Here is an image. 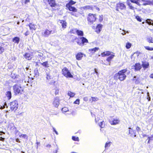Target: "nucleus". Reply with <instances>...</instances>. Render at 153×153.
Returning <instances> with one entry per match:
<instances>
[{
	"mask_svg": "<svg viewBox=\"0 0 153 153\" xmlns=\"http://www.w3.org/2000/svg\"><path fill=\"white\" fill-rule=\"evenodd\" d=\"M127 71V69H124L119 71L118 73L115 74L114 76V79L116 80L119 79L121 81L124 80L126 77L125 73Z\"/></svg>",
	"mask_w": 153,
	"mask_h": 153,
	"instance_id": "obj_1",
	"label": "nucleus"
},
{
	"mask_svg": "<svg viewBox=\"0 0 153 153\" xmlns=\"http://www.w3.org/2000/svg\"><path fill=\"white\" fill-rule=\"evenodd\" d=\"M19 83H22L19 85H16L13 86V88L14 90V92L16 94H19V93L21 94V92L23 91V89L21 87V85H22L23 86H25V85L24 83H26V82L24 81L23 82V80H20Z\"/></svg>",
	"mask_w": 153,
	"mask_h": 153,
	"instance_id": "obj_2",
	"label": "nucleus"
},
{
	"mask_svg": "<svg viewBox=\"0 0 153 153\" xmlns=\"http://www.w3.org/2000/svg\"><path fill=\"white\" fill-rule=\"evenodd\" d=\"M62 74L67 78H73V76L66 68H64L62 69Z\"/></svg>",
	"mask_w": 153,
	"mask_h": 153,
	"instance_id": "obj_3",
	"label": "nucleus"
},
{
	"mask_svg": "<svg viewBox=\"0 0 153 153\" xmlns=\"http://www.w3.org/2000/svg\"><path fill=\"white\" fill-rule=\"evenodd\" d=\"M10 108L11 111H15L18 108V103L17 101H14L10 103Z\"/></svg>",
	"mask_w": 153,
	"mask_h": 153,
	"instance_id": "obj_4",
	"label": "nucleus"
},
{
	"mask_svg": "<svg viewBox=\"0 0 153 153\" xmlns=\"http://www.w3.org/2000/svg\"><path fill=\"white\" fill-rule=\"evenodd\" d=\"M96 19V15L93 14L89 13L87 18V20L88 22L91 24L93 23Z\"/></svg>",
	"mask_w": 153,
	"mask_h": 153,
	"instance_id": "obj_5",
	"label": "nucleus"
},
{
	"mask_svg": "<svg viewBox=\"0 0 153 153\" xmlns=\"http://www.w3.org/2000/svg\"><path fill=\"white\" fill-rule=\"evenodd\" d=\"M55 33V31L54 30H49L46 29L42 31V36L44 37H48L51 33L53 34Z\"/></svg>",
	"mask_w": 153,
	"mask_h": 153,
	"instance_id": "obj_6",
	"label": "nucleus"
},
{
	"mask_svg": "<svg viewBox=\"0 0 153 153\" xmlns=\"http://www.w3.org/2000/svg\"><path fill=\"white\" fill-rule=\"evenodd\" d=\"M126 8V6L123 3H119L116 4V10L117 11L120 10H125Z\"/></svg>",
	"mask_w": 153,
	"mask_h": 153,
	"instance_id": "obj_7",
	"label": "nucleus"
},
{
	"mask_svg": "<svg viewBox=\"0 0 153 153\" xmlns=\"http://www.w3.org/2000/svg\"><path fill=\"white\" fill-rule=\"evenodd\" d=\"M77 39L78 40H79V39H80L81 40L82 42H81L79 41H77V43L78 45L82 46L84 45V44L85 43L88 42V40L84 37H79Z\"/></svg>",
	"mask_w": 153,
	"mask_h": 153,
	"instance_id": "obj_8",
	"label": "nucleus"
},
{
	"mask_svg": "<svg viewBox=\"0 0 153 153\" xmlns=\"http://www.w3.org/2000/svg\"><path fill=\"white\" fill-rule=\"evenodd\" d=\"M53 105L56 107H58L59 104V97H56L54 99Z\"/></svg>",
	"mask_w": 153,
	"mask_h": 153,
	"instance_id": "obj_9",
	"label": "nucleus"
},
{
	"mask_svg": "<svg viewBox=\"0 0 153 153\" xmlns=\"http://www.w3.org/2000/svg\"><path fill=\"white\" fill-rule=\"evenodd\" d=\"M141 1L143 2V5H153V0H141Z\"/></svg>",
	"mask_w": 153,
	"mask_h": 153,
	"instance_id": "obj_10",
	"label": "nucleus"
},
{
	"mask_svg": "<svg viewBox=\"0 0 153 153\" xmlns=\"http://www.w3.org/2000/svg\"><path fill=\"white\" fill-rule=\"evenodd\" d=\"M129 132L131 136L132 137H136V131L135 130H134L130 128L129 130Z\"/></svg>",
	"mask_w": 153,
	"mask_h": 153,
	"instance_id": "obj_11",
	"label": "nucleus"
},
{
	"mask_svg": "<svg viewBox=\"0 0 153 153\" xmlns=\"http://www.w3.org/2000/svg\"><path fill=\"white\" fill-rule=\"evenodd\" d=\"M95 6L92 5H87L82 7V8L85 10H93Z\"/></svg>",
	"mask_w": 153,
	"mask_h": 153,
	"instance_id": "obj_12",
	"label": "nucleus"
},
{
	"mask_svg": "<svg viewBox=\"0 0 153 153\" xmlns=\"http://www.w3.org/2000/svg\"><path fill=\"white\" fill-rule=\"evenodd\" d=\"M24 57L26 59L30 60L31 59L33 56L32 55L29 53H26L24 55Z\"/></svg>",
	"mask_w": 153,
	"mask_h": 153,
	"instance_id": "obj_13",
	"label": "nucleus"
},
{
	"mask_svg": "<svg viewBox=\"0 0 153 153\" xmlns=\"http://www.w3.org/2000/svg\"><path fill=\"white\" fill-rule=\"evenodd\" d=\"M48 4L51 7H55L56 5L55 0H47Z\"/></svg>",
	"mask_w": 153,
	"mask_h": 153,
	"instance_id": "obj_14",
	"label": "nucleus"
},
{
	"mask_svg": "<svg viewBox=\"0 0 153 153\" xmlns=\"http://www.w3.org/2000/svg\"><path fill=\"white\" fill-rule=\"evenodd\" d=\"M102 27V25L101 24H98L96 27L95 31L97 33H99L101 31Z\"/></svg>",
	"mask_w": 153,
	"mask_h": 153,
	"instance_id": "obj_15",
	"label": "nucleus"
},
{
	"mask_svg": "<svg viewBox=\"0 0 153 153\" xmlns=\"http://www.w3.org/2000/svg\"><path fill=\"white\" fill-rule=\"evenodd\" d=\"M134 67L135 71H139L141 68V66L140 63H137L135 65Z\"/></svg>",
	"mask_w": 153,
	"mask_h": 153,
	"instance_id": "obj_16",
	"label": "nucleus"
},
{
	"mask_svg": "<svg viewBox=\"0 0 153 153\" xmlns=\"http://www.w3.org/2000/svg\"><path fill=\"white\" fill-rule=\"evenodd\" d=\"M142 65L143 67L145 69L148 68L149 64L148 62H142Z\"/></svg>",
	"mask_w": 153,
	"mask_h": 153,
	"instance_id": "obj_17",
	"label": "nucleus"
},
{
	"mask_svg": "<svg viewBox=\"0 0 153 153\" xmlns=\"http://www.w3.org/2000/svg\"><path fill=\"white\" fill-rule=\"evenodd\" d=\"M84 54L82 53H78L76 56V58L77 60H79L82 59Z\"/></svg>",
	"mask_w": 153,
	"mask_h": 153,
	"instance_id": "obj_18",
	"label": "nucleus"
},
{
	"mask_svg": "<svg viewBox=\"0 0 153 153\" xmlns=\"http://www.w3.org/2000/svg\"><path fill=\"white\" fill-rule=\"evenodd\" d=\"M68 6L66 7L68 8L69 10L73 11L74 12H77V10L75 7L72 6Z\"/></svg>",
	"mask_w": 153,
	"mask_h": 153,
	"instance_id": "obj_19",
	"label": "nucleus"
},
{
	"mask_svg": "<svg viewBox=\"0 0 153 153\" xmlns=\"http://www.w3.org/2000/svg\"><path fill=\"white\" fill-rule=\"evenodd\" d=\"M99 50V48L98 47H95L92 49H89L88 51L92 53H94L96 51H98Z\"/></svg>",
	"mask_w": 153,
	"mask_h": 153,
	"instance_id": "obj_20",
	"label": "nucleus"
},
{
	"mask_svg": "<svg viewBox=\"0 0 153 153\" xmlns=\"http://www.w3.org/2000/svg\"><path fill=\"white\" fill-rule=\"evenodd\" d=\"M111 52L109 51H107L102 53L101 55L102 57H105L111 55Z\"/></svg>",
	"mask_w": 153,
	"mask_h": 153,
	"instance_id": "obj_21",
	"label": "nucleus"
},
{
	"mask_svg": "<svg viewBox=\"0 0 153 153\" xmlns=\"http://www.w3.org/2000/svg\"><path fill=\"white\" fill-rule=\"evenodd\" d=\"M76 3V2L73 1L72 0L69 1V2L66 5V7L72 6L74 4Z\"/></svg>",
	"mask_w": 153,
	"mask_h": 153,
	"instance_id": "obj_22",
	"label": "nucleus"
},
{
	"mask_svg": "<svg viewBox=\"0 0 153 153\" xmlns=\"http://www.w3.org/2000/svg\"><path fill=\"white\" fill-rule=\"evenodd\" d=\"M6 95L9 100H10L12 97L11 92L10 91H7L6 93Z\"/></svg>",
	"mask_w": 153,
	"mask_h": 153,
	"instance_id": "obj_23",
	"label": "nucleus"
},
{
	"mask_svg": "<svg viewBox=\"0 0 153 153\" xmlns=\"http://www.w3.org/2000/svg\"><path fill=\"white\" fill-rule=\"evenodd\" d=\"M120 120L117 119H114L112 122H111V125H115L118 124L120 122Z\"/></svg>",
	"mask_w": 153,
	"mask_h": 153,
	"instance_id": "obj_24",
	"label": "nucleus"
},
{
	"mask_svg": "<svg viewBox=\"0 0 153 153\" xmlns=\"http://www.w3.org/2000/svg\"><path fill=\"white\" fill-rule=\"evenodd\" d=\"M75 31L76 32V33L78 35L80 36H82L83 35L84 33L81 30H75Z\"/></svg>",
	"mask_w": 153,
	"mask_h": 153,
	"instance_id": "obj_25",
	"label": "nucleus"
},
{
	"mask_svg": "<svg viewBox=\"0 0 153 153\" xmlns=\"http://www.w3.org/2000/svg\"><path fill=\"white\" fill-rule=\"evenodd\" d=\"M13 42L15 43L18 44L20 41V38L18 37H15L13 39Z\"/></svg>",
	"mask_w": 153,
	"mask_h": 153,
	"instance_id": "obj_26",
	"label": "nucleus"
},
{
	"mask_svg": "<svg viewBox=\"0 0 153 153\" xmlns=\"http://www.w3.org/2000/svg\"><path fill=\"white\" fill-rule=\"evenodd\" d=\"M60 23L61 24V25L63 28H66L67 25L65 21L63 20H60Z\"/></svg>",
	"mask_w": 153,
	"mask_h": 153,
	"instance_id": "obj_27",
	"label": "nucleus"
},
{
	"mask_svg": "<svg viewBox=\"0 0 153 153\" xmlns=\"http://www.w3.org/2000/svg\"><path fill=\"white\" fill-rule=\"evenodd\" d=\"M19 137L21 138L27 139L28 137L27 136L26 134H21L19 133Z\"/></svg>",
	"mask_w": 153,
	"mask_h": 153,
	"instance_id": "obj_28",
	"label": "nucleus"
},
{
	"mask_svg": "<svg viewBox=\"0 0 153 153\" xmlns=\"http://www.w3.org/2000/svg\"><path fill=\"white\" fill-rule=\"evenodd\" d=\"M30 29L31 30H35L36 29V26L32 24L31 23H30L28 25Z\"/></svg>",
	"mask_w": 153,
	"mask_h": 153,
	"instance_id": "obj_29",
	"label": "nucleus"
},
{
	"mask_svg": "<svg viewBox=\"0 0 153 153\" xmlns=\"http://www.w3.org/2000/svg\"><path fill=\"white\" fill-rule=\"evenodd\" d=\"M110 55V56L107 58L106 60L109 62H110L111 61V59L114 57L115 56L114 54H111V55Z\"/></svg>",
	"mask_w": 153,
	"mask_h": 153,
	"instance_id": "obj_30",
	"label": "nucleus"
},
{
	"mask_svg": "<svg viewBox=\"0 0 153 153\" xmlns=\"http://www.w3.org/2000/svg\"><path fill=\"white\" fill-rule=\"evenodd\" d=\"M140 0H130V1L131 2L135 3L138 6H140V4L139 3V1Z\"/></svg>",
	"mask_w": 153,
	"mask_h": 153,
	"instance_id": "obj_31",
	"label": "nucleus"
},
{
	"mask_svg": "<svg viewBox=\"0 0 153 153\" xmlns=\"http://www.w3.org/2000/svg\"><path fill=\"white\" fill-rule=\"evenodd\" d=\"M68 95L71 97H73L75 95V93L72 92L71 91H68Z\"/></svg>",
	"mask_w": 153,
	"mask_h": 153,
	"instance_id": "obj_32",
	"label": "nucleus"
},
{
	"mask_svg": "<svg viewBox=\"0 0 153 153\" xmlns=\"http://www.w3.org/2000/svg\"><path fill=\"white\" fill-rule=\"evenodd\" d=\"M147 23L149 25H153V21L150 19H147L146 20Z\"/></svg>",
	"mask_w": 153,
	"mask_h": 153,
	"instance_id": "obj_33",
	"label": "nucleus"
},
{
	"mask_svg": "<svg viewBox=\"0 0 153 153\" xmlns=\"http://www.w3.org/2000/svg\"><path fill=\"white\" fill-rule=\"evenodd\" d=\"M99 125L101 128H103L105 127V122L104 121H102L100 122Z\"/></svg>",
	"mask_w": 153,
	"mask_h": 153,
	"instance_id": "obj_34",
	"label": "nucleus"
},
{
	"mask_svg": "<svg viewBox=\"0 0 153 153\" xmlns=\"http://www.w3.org/2000/svg\"><path fill=\"white\" fill-rule=\"evenodd\" d=\"M132 44L131 43L127 42L126 45V47L127 49H129L131 47Z\"/></svg>",
	"mask_w": 153,
	"mask_h": 153,
	"instance_id": "obj_35",
	"label": "nucleus"
},
{
	"mask_svg": "<svg viewBox=\"0 0 153 153\" xmlns=\"http://www.w3.org/2000/svg\"><path fill=\"white\" fill-rule=\"evenodd\" d=\"M98 100V98L97 97H91V99H90V101L92 102L93 101H97Z\"/></svg>",
	"mask_w": 153,
	"mask_h": 153,
	"instance_id": "obj_36",
	"label": "nucleus"
},
{
	"mask_svg": "<svg viewBox=\"0 0 153 153\" xmlns=\"http://www.w3.org/2000/svg\"><path fill=\"white\" fill-rule=\"evenodd\" d=\"M43 66L45 67H48V62H43L42 63H40Z\"/></svg>",
	"mask_w": 153,
	"mask_h": 153,
	"instance_id": "obj_37",
	"label": "nucleus"
},
{
	"mask_svg": "<svg viewBox=\"0 0 153 153\" xmlns=\"http://www.w3.org/2000/svg\"><path fill=\"white\" fill-rule=\"evenodd\" d=\"M128 0H127V3L128 5L129 6L130 9L132 10L134 9V7L133 6H132L131 3H130V2L128 1Z\"/></svg>",
	"mask_w": 153,
	"mask_h": 153,
	"instance_id": "obj_38",
	"label": "nucleus"
},
{
	"mask_svg": "<svg viewBox=\"0 0 153 153\" xmlns=\"http://www.w3.org/2000/svg\"><path fill=\"white\" fill-rule=\"evenodd\" d=\"M62 111L63 113L66 112L68 111V109L66 107H64L62 109Z\"/></svg>",
	"mask_w": 153,
	"mask_h": 153,
	"instance_id": "obj_39",
	"label": "nucleus"
},
{
	"mask_svg": "<svg viewBox=\"0 0 153 153\" xmlns=\"http://www.w3.org/2000/svg\"><path fill=\"white\" fill-rule=\"evenodd\" d=\"M144 48L146 49L148 51H153V48H151L149 46H144Z\"/></svg>",
	"mask_w": 153,
	"mask_h": 153,
	"instance_id": "obj_40",
	"label": "nucleus"
},
{
	"mask_svg": "<svg viewBox=\"0 0 153 153\" xmlns=\"http://www.w3.org/2000/svg\"><path fill=\"white\" fill-rule=\"evenodd\" d=\"M147 41L149 43H153V39L152 37H149L147 39Z\"/></svg>",
	"mask_w": 153,
	"mask_h": 153,
	"instance_id": "obj_41",
	"label": "nucleus"
},
{
	"mask_svg": "<svg viewBox=\"0 0 153 153\" xmlns=\"http://www.w3.org/2000/svg\"><path fill=\"white\" fill-rule=\"evenodd\" d=\"M72 139L74 141H79V140L78 137L75 136H72Z\"/></svg>",
	"mask_w": 153,
	"mask_h": 153,
	"instance_id": "obj_42",
	"label": "nucleus"
},
{
	"mask_svg": "<svg viewBox=\"0 0 153 153\" xmlns=\"http://www.w3.org/2000/svg\"><path fill=\"white\" fill-rule=\"evenodd\" d=\"M4 51V48L1 46H0V54L2 53Z\"/></svg>",
	"mask_w": 153,
	"mask_h": 153,
	"instance_id": "obj_43",
	"label": "nucleus"
},
{
	"mask_svg": "<svg viewBox=\"0 0 153 153\" xmlns=\"http://www.w3.org/2000/svg\"><path fill=\"white\" fill-rule=\"evenodd\" d=\"M140 136L141 138H143L144 137H146L147 135L144 133H142L141 134H140Z\"/></svg>",
	"mask_w": 153,
	"mask_h": 153,
	"instance_id": "obj_44",
	"label": "nucleus"
},
{
	"mask_svg": "<svg viewBox=\"0 0 153 153\" xmlns=\"http://www.w3.org/2000/svg\"><path fill=\"white\" fill-rule=\"evenodd\" d=\"M111 145V142H107L105 144V148H106L107 147H109Z\"/></svg>",
	"mask_w": 153,
	"mask_h": 153,
	"instance_id": "obj_45",
	"label": "nucleus"
},
{
	"mask_svg": "<svg viewBox=\"0 0 153 153\" xmlns=\"http://www.w3.org/2000/svg\"><path fill=\"white\" fill-rule=\"evenodd\" d=\"M5 106H7V104L6 102L4 103V105L3 106H1L0 107V109H3L5 108Z\"/></svg>",
	"mask_w": 153,
	"mask_h": 153,
	"instance_id": "obj_46",
	"label": "nucleus"
},
{
	"mask_svg": "<svg viewBox=\"0 0 153 153\" xmlns=\"http://www.w3.org/2000/svg\"><path fill=\"white\" fill-rule=\"evenodd\" d=\"M79 99H77L74 102V104H77L79 105Z\"/></svg>",
	"mask_w": 153,
	"mask_h": 153,
	"instance_id": "obj_47",
	"label": "nucleus"
},
{
	"mask_svg": "<svg viewBox=\"0 0 153 153\" xmlns=\"http://www.w3.org/2000/svg\"><path fill=\"white\" fill-rule=\"evenodd\" d=\"M46 78V79L48 80H50L51 79V76L49 74H47Z\"/></svg>",
	"mask_w": 153,
	"mask_h": 153,
	"instance_id": "obj_48",
	"label": "nucleus"
},
{
	"mask_svg": "<svg viewBox=\"0 0 153 153\" xmlns=\"http://www.w3.org/2000/svg\"><path fill=\"white\" fill-rule=\"evenodd\" d=\"M77 30L76 29H72L70 31V33H76V31H75L76 30Z\"/></svg>",
	"mask_w": 153,
	"mask_h": 153,
	"instance_id": "obj_49",
	"label": "nucleus"
},
{
	"mask_svg": "<svg viewBox=\"0 0 153 153\" xmlns=\"http://www.w3.org/2000/svg\"><path fill=\"white\" fill-rule=\"evenodd\" d=\"M136 19L139 22H141V18L138 16H137L136 17Z\"/></svg>",
	"mask_w": 153,
	"mask_h": 153,
	"instance_id": "obj_50",
	"label": "nucleus"
},
{
	"mask_svg": "<svg viewBox=\"0 0 153 153\" xmlns=\"http://www.w3.org/2000/svg\"><path fill=\"white\" fill-rule=\"evenodd\" d=\"M140 79L139 78H137V79L135 81V83L136 84H138V83H140Z\"/></svg>",
	"mask_w": 153,
	"mask_h": 153,
	"instance_id": "obj_51",
	"label": "nucleus"
},
{
	"mask_svg": "<svg viewBox=\"0 0 153 153\" xmlns=\"http://www.w3.org/2000/svg\"><path fill=\"white\" fill-rule=\"evenodd\" d=\"M103 19V16L102 15L100 16H99V21L100 22Z\"/></svg>",
	"mask_w": 153,
	"mask_h": 153,
	"instance_id": "obj_52",
	"label": "nucleus"
},
{
	"mask_svg": "<svg viewBox=\"0 0 153 153\" xmlns=\"http://www.w3.org/2000/svg\"><path fill=\"white\" fill-rule=\"evenodd\" d=\"M69 13L73 16H75L76 17L78 16H77V15L76 14V13H74V12H70Z\"/></svg>",
	"mask_w": 153,
	"mask_h": 153,
	"instance_id": "obj_53",
	"label": "nucleus"
},
{
	"mask_svg": "<svg viewBox=\"0 0 153 153\" xmlns=\"http://www.w3.org/2000/svg\"><path fill=\"white\" fill-rule=\"evenodd\" d=\"M140 54V52H136L134 53V55H136L137 56H139Z\"/></svg>",
	"mask_w": 153,
	"mask_h": 153,
	"instance_id": "obj_54",
	"label": "nucleus"
},
{
	"mask_svg": "<svg viewBox=\"0 0 153 153\" xmlns=\"http://www.w3.org/2000/svg\"><path fill=\"white\" fill-rule=\"evenodd\" d=\"M53 131L55 133L57 134V135H58V132L55 129V128H54V127H53Z\"/></svg>",
	"mask_w": 153,
	"mask_h": 153,
	"instance_id": "obj_55",
	"label": "nucleus"
},
{
	"mask_svg": "<svg viewBox=\"0 0 153 153\" xmlns=\"http://www.w3.org/2000/svg\"><path fill=\"white\" fill-rule=\"evenodd\" d=\"M83 100L85 101H87L88 100V97H85L83 98Z\"/></svg>",
	"mask_w": 153,
	"mask_h": 153,
	"instance_id": "obj_56",
	"label": "nucleus"
},
{
	"mask_svg": "<svg viewBox=\"0 0 153 153\" xmlns=\"http://www.w3.org/2000/svg\"><path fill=\"white\" fill-rule=\"evenodd\" d=\"M43 54L42 53H39L38 54V56L40 57H42L43 56Z\"/></svg>",
	"mask_w": 153,
	"mask_h": 153,
	"instance_id": "obj_57",
	"label": "nucleus"
},
{
	"mask_svg": "<svg viewBox=\"0 0 153 153\" xmlns=\"http://www.w3.org/2000/svg\"><path fill=\"white\" fill-rule=\"evenodd\" d=\"M138 78V77L137 76H134L133 78V80L135 81L136 80L137 78Z\"/></svg>",
	"mask_w": 153,
	"mask_h": 153,
	"instance_id": "obj_58",
	"label": "nucleus"
},
{
	"mask_svg": "<svg viewBox=\"0 0 153 153\" xmlns=\"http://www.w3.org/2000/svg\"><path fill=\"white\" fill-rule=\"evenodd\" d=\"M59 92V90L58 89H56L55 92V94L56 95L58 94V93Z\"/></svg>",
	"mask_w": 153,
	"mask_h": 153,
	"instance_id": "obj_59",
	"label": "nucleus"
},
{
	"mask_svg": "<svg viewBox=\"0 0 153 153\" xmlns=\"http://www.w3.org/2000/svg\"><path fill=\"white\" fill-rule=\"evenodd\" d=\"M29 34V32L27 30L26 32L25 33V36H27Z\"/></svg>",
	"mask_w": 153,
	"mask_h": 153,
	"instance_id": "obj_60",
	"label": "nucleus"
},
{
	"mask_svg": "<svg viewBox=\"0 0 153 153\" xmlns=\"http://www.w3.org/2000/svg\"><path fill=\"white\" fill-rule=\"evenodd\" d=\"M136 129L138 131H139L140 130V128L138 126L137 127Z\"/></svg>",
	"mask_w": 153,
	"mask_h": 153,
	"instance_id": "obj_61",
	"label": "nucleus"
},
{
	"mask_svg": "<svg viewBox=\"0 0 153 153\" xmlns=\"http://www.w3.org/2000/svg\"><path fill=\"white\" fill-rule=\"evenodd\" d=\"M34 72H35V75L36 76L37 75H38V71L37 70L36 71H34Z\"/></svg>",
	"mask_w": 153,
	"mask_h": 153,
	"instance_id": "obj_62",
	"label": "nucleus"
},
{
	"mask_svg": "<svg viewBox=\"0 0 153 153\" xmlns=\"http://www.w3.org/2000/svg\"><path fill=\"white\" fill-rule=\"evenodd\" d=\"M94 72L97 75H98V73L97 71V70L96 68L94 69Z\"/></svg>",
	"mask_w": 153,
	"mask_h": 153,
	"instance_id": "obj_63",
	"label": "nucleus"
},
{
	"mask_svg": "<svg viewBox=\"0 0 153 153\" xmlns=\"http://www.w3.org/2000/svg\"><path fill=\"white\" fill-rule=\"evenodd\" d=\"M149 77L151 78H153V74H152L149 76Z\"/></svg>",
	"mask_w": 153,
	"mask_h": 153,
	"instance_id": "obj_64",
	"label": "nucleus"
}]
</instances>
